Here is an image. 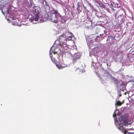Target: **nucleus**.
I'll return each mask as SVG.
<instances>
[{"label": "nucleus", "mask_w": 134, "mask_h": 134, "mask_svg": "<svg viewBox=\"0 0 134 134\" xmlns=\"http://www.w3.org/2000/svg\"><path fill=\"white\" fill-rule=\"evenodd\" d=\"M86 40L87 41V44L88 46H89V44H90V45H91V44H92V41H93V40L92 41V40H89V41H87V39L86 38Z\"/></svg>", "instance_id": "ddd939ff"}, {"label": "nucleus", "mask_w": 134, "mask_h": 134, "mask_svg": "<svg viewBox=\"0 0 134 134\" xmlns=\"http://www.w3.org/2000/svg\"><path fill=\"white\" fill-rule=\"evenodd\" d=\"M39 8L37 7H34L31 9V11L34 14V15L32 18H30L29 20L31 22L34 21H37L38 19V15L39 14Z\"/></svg>", "instance_id": "7ed1b4c3"}, {"label": "nucleus", "mask_w": 134, "mask_h": 134, "mask_svg": "<svg viewBox=\"0 0 134 134\" xmlns=\"http://www.w3.org/2000/svg\"><path fill=\"white\" fill-rule=\"evenodd\" d=\"M85 70L84 69H83L82 70H80V72H81V73H82L83 72H85Z\"/></svg>", "instance_id": "a211bd4d"}, {"label": "nucleus", "mask_w": 134, "mask_h": 134, "mask_svg": "<svg viewBox=\"0 0 134 134\" xmlns=\"http://www.w3.org/2000/svg\"><path fill=\"white\" fill-rule=\"evenodd\" d=\"M118 17H119V18L118 19L119 20V19H120V18L119 16H118Z\"/></svg>", "instance_id": "4be33fe9"}, {"label": "nucleus", "mask_w": 134, "mask_h": 134, "mask_svg": "<svg viewBox=\"0 0 134 134\" xmlns=\"http://www.w3.org/2000/svg\"><path fill=\"white\" fill-rule=\"evenodd\" d=\"M125 89V87L124 83L121 80L119 81L116 85V89L118 91V95L119 97L121 96V91H123Z\"/></svg>", "instance_id": "20e7f679"}, {"label": "nucleus", "mask_w": 134, "mask_h": 134, "mask_svg": "<svg viewBox=\"0 0 134 134\" xmlns=\"http://www.w3.org/2000/svg\"><path fill=\"white\" fill-rule=\"evenodd\" d=\"M1 0H0V2H1Z\"/></svg>", "instance_id": "bb28decb"}, {"label": "nucleus", "mask_w": 134, "mask_h": 134, "mask_svg": "<svg viewBox=\"0 0 134 134\" xmlns=\"http://www.w3.org/2000/svg\"><path fill=\"white\" fill-rule=\"evenodd\" d=\"M7 6H5V7H2V8H0V9L1 10L3 14L4 15L5 13L7 15L9 14V11L8 10V7H6Z\"/></svg>", "instance_id": "6e6552de"}, {"label": "nucleus", "mask_w": 134, "mask_h": 134, "mask_svg": "<svg viewBox=\"0 0 134 134\" xmlns=\"http://www.w3.org/2000/svg\"><path fill=\"white\" fill-rule=\"evenodd\" d=\"M123 15V14H120V16H122V15Z\"/></svg>", "instance_id": "412c9836"}, {"label": "nucleus", "mask_w": 134, "mask_h": 134, "mask_svg": "<svg viewBox=\"0 0 134 134\" xmlns=\"http://www.w3.org/2000/svg\"><path fill=\"white\" fill-rule=\"evenodd\" d=\"M115 18H116V15H115Z\"/></svg>", "instance_id": "5701e85b"}, {"label": "nucleus", "mask_w": 134, "mask_h": 134, "mask_svg": "<svg viewBox=\"0 0 134 134\" xmlns=\"http://www.w3.org/2000/svg\"><path fill=\"white\" fill-rule=\"evenodd\" d=\"M65 35L63 34L59 37V40H56L55 42L53 45L51 47V50L54 48V47L56 46H59L60 47H63L65 49H66L68 48V47L65 42L61 41L62 40H64Z\"/></svg>", "instance_id": "f03ea898"}, {"label": "nucleus", "mask_w": 134, "mask_h": 134, "mask_svg": "<svg viewBox=\"0 0 134 134\" xmlns=\"http://www.w3.org/2000/svg\"><path fill=\"white\" fill-rule=\"evenodd\" d=\"M49 19L51 20L52 22L55 23H57L58 21H62V23H63V20L64 23L66 21H64V20H63L62 18V20H59L58 19V18L57 16H55V14H51L49 17Z\"/></svg>", "instance_id": "0eeeda50"}, {"label": "nucleus", "mask_w": 134, "mask_h": 134, "mask_svg": "<svg viewBox=\"0 0 134 134\" xmlns=\"http://www.w3.org/2000/svg\"><path fill=\"white\" fill-rule=\"evenodd\" d=\"M101 34H100V36H97L96 37V38H98V37H100V36H101Z\"/></svg>", "instance_id": "aec40b11"}, {"label": "nucleus", "mask_w": 134, "mask_h": 134, "mask_svg": "<svg viewBox=\"0 0 134 134\" xmlns=\"http://www.w3.org/2000/svg\"><path fill=\"white\" fill-rule=\"evenodd\" d=\"M77 9L78 11H80V5H79V3H78L77 4Z\"/></svg>", "instance_id": "f3484780"}, {"label": "nucleus", "mask_w": 134, "mask_h": 134, "mask_svg": "<svg viewBox=\"0 0 134 134\" xmlns=\"http://www.w3.org/2000/svg\"><path fill=\"white\" fill-rule=\"evenodd\" d=\"M122 104V103H121L120 101H118L115 104V105H120Z\"/></svg>", "instance_id": "2eb2a0df"}, {"label": "nucleus", "mask_w": 134, "mask_h": 134, "mask_svg": "<svg viewBox=\"0 0 134 134\" xmlns=\"http://www.w3.org/2000/svg\"><path fill=\"white\" fill-rule=\"evenodd\" d=\"M12 18V19H13V20H14V19H14V18Z\"/></svg>", "instance_id": "393cba45"}, {"label": "nucleus", "mask_w": 134, "mask_h": 134, "mask_svg": "<svg viewBox=\"0 0 134 134\" xmlns=\"http://www.w3.org/2000/svg\"><path fill=\"white\" fill-rule=\"evenodd\" d=\"M121 20H120V23H122L124 21L125 19L124 18L122 17L121 18Z\"/></svg>", "instance_id": "dca6fc26"}, {"label": "nucleus", "mask_w": 134, "mask_h": 134, "mask_svg": "<svg viewBox=\"0 0 134 134\" xmlns=\"http://www.w3.org/2000/svg\"><path fill=\"white\" fill-rule=\"evenodd\" d=\"M66 34L68 35H70L67 36L66 37V39L69 40H71L72 37V33L70 32H69L67 33Z\"/></svg>", "instance_id": "9b49d317"}, {"label": "nucleus", "mask_w": 134, "mask_h": 134, "mask_svg": "<svg viewBox=\"0 0 134 134\" xmlns=\"http://www.w3.org/2000/svg\"><path fill=\"white\" fill-rule=\"evenodd\" d=\"M66 55L72 57V62L74 64L76 62V60L80 58L81 56V54L80 53H75L73 56L70 52L67 53Z\"/></svg>", "instance_id": "423d86ee"}, {"label": "nucleus", "mask_w": 134, "mask_h": 134, "mask_svg": "<svg viewBox=\"0 0 134 134\" xmlns=\"http://www.w3.org/2000/svg\"><path fill=\"white\" fill-rule=\"evenodd\" d=\"M54 62L56 63V65L57 67L59 69H61L64 68L66 67L67 66L66 65H64V66H62L61 64H57L54 60H53V62Z\"/></svg>", "instance_id": "1a4fd4ad"}, {"label": "nucleus", "mask_w": 134, "mask_h": 134, "mask_svg": "<svg viewBox=\"0 0 134 134\" xmlns=\"http://www.w3.org/2000/svg\"><path fill=\"white\" fill-rule=\"evenodd\" d=\"M40 22H42L44 21V20L43 19L41 18V19H40Z\"/></svg>", "instance_id": "6ab92c4d"}, {"label": "nucleus", "mask_w": 134, "mask_h": 134, "mask_svg": "<svg viewBox=\"0 0 134 134\" xmlns=\"http://www.w3.org/2000/svg\"><path fill=\"white\" fill-rule=\"evenodd\" d=\"M41 3L44 6H47L48 5V4H47V2L45 0H43L41 2Z\"/></svg>", "instance_id": "f8f14e48"}, {"label": "nucleus", "mask_w": 134, "mask_h": 134, "mask_svg": "<svg viewBox=\"0 0 134 134\" xmlns=\"http://www.w3.org/2000/svg\"><path fill=\"white\" fill-rule=\"evenodd\" d=\"M35 23V24L36 23Z\"/></svg>", "instance_id": "a878e982"}, {"label": "nucleus", "mask_w": 134, "mask_h": 134, "mask_svg": "<svg viewBox=\"0 0 134 134\" xmlns=\"http://www.w3.org/2000/svg\"><path fill=\"white\" fill-rule=\"evenodd\" d=\"M115 111H114V113L115 114V111Z\"/></svg>", "instance_id": "b1692460"}, {"label": "nucleus", "mask_w": 134, "mask_h": 134, "mask_svg": "<svg viewBox=\"0 0 134 134\" xmlns=\"http://www.w3.org/2000/svg\"><path fill=\"white\" fill-rule=\"evenodd\" d=\"M106 75H108L107 78H114V77H112V76H111V75L108 73H106Z\"/></svg>", "instance_id": "4468645a"}, {"label": "nucleus", "mask_w": 134, "mask_h": 134, "mask_svg": "<svg viewBox=\"0 0 134 134\" xmlns=\"http://www.w3.org/2000/svg\"><path fill=\"white\" fill-rule=\"evenodd\" d=\"M116 114H114L113 116L115 119V123L117 127L121 131L125 134H133L134 133V129L132 128L127 129L125 130L123 128L122 126L123 125L126 126L128 125H130V124L128 123L126 121V119L124 118V116H121L119 118L118 120L115 119V116H116Z\"/></svg>", "instance_id": "f257e3e1"}, {"label": "nucleus", "mask_w": 134, "mask_h": 134, "mask_svg": "<svg viewBox=\"0 0 134 134\" xmlns=\"http://www.w3.org/2000/svg\"><path fill=\"white\" fill-rule=\"evenodd\" d=\"M60 52V48L59 46H55L54 47V48L51 50V48L50 51L49 55L52 62H53V59L52 58V53H53L54 54H58Z\"/></svg>", "instance_id": "39448f33"}, {"label": "nucleus", "mask_w": 134, "mask_h": 134, "mask_svg": "<svg viewBox=\"0 0 134 134\" xmlns=\"http://www.w3.org/2000/svg\"><path fill=\"white\" fill-rule=\"evenodd\" d=\"M51 14H55V16H57V17H58V19L59 20H62V16L58 12L57 10H55L54 11V13H51Z\"/></svg>", "instance_id": "9d476101"}]
</instances>
